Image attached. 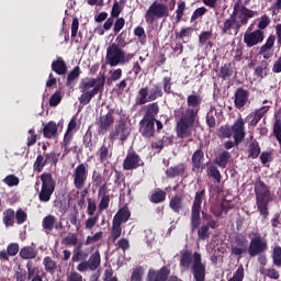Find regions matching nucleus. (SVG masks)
Listing matches in <instances>:
<instances>
[{
    "instance_id": "1",
    "label": "nucleus",
    "mask_w": 281,
    "mask_h": 281,
    "mask_svg": "<svg viewBox=\"0 0 281 281\" xmlns=\"http://www.w3.org/2000/svg\"><path fill=\"white\" fill-rule=\"evenodd\" d=\"M202 102L203 97L201 94H189L187 97V109L179 108L175 110L173 115L177 120L176 133L180 139L192 137V128H194V124L199 120V111H201Z\"/></svg>"
},
{
    "instance_id": "2",
    "label": "nucleus",
    "mask_w": 281,
    "mask_h": 281,
    "mask_svg": "<svg viewBox=\"0 0 281 281\" xmlns=\"http://www.w3.org/2000/svg\"><path fill=\"white\" fill-rule=\"evenodd\" d=\"M179 265L180 269H183L184 271L191 269L194 281H205L207 270L205 263H203L201 252L195 251L192 254V250H181Z\"/></svg>"
},
{
    "instance_id": "3",
    "label": "nucleus",
    "mask_w": 281,
    "mask_h": 281,
    "mask_svg": "<svg viewBox=\"0 0 281 281\" xmlns=\"http://www.w3.org/2000/svg\"><path fill=\"white\" fill-rule=\"evenodd\" d=\"M204 199L205 189H202L195 193L193 203L191 205V232H195V229H198L199 240H207V238H210V229H212V226H209L207 224L201 225V207Z\"/></svg>"
},
{
    "instance_id": "4",
    "label": "nucleus",
    "mask_w": 281,
    "mask_h": 281,
    "mask_svg": "<svg viewBox=\"0 0 281 281\" xmlns=\"http://www.w3.org/2000/svg\"><path fill=\"white\" fill-rule=\"evenodd\" d=\"M89 250H78L72 252V262H80L77 266V271L79 273H85L87 271H97V269L102 265V257L100 256V250H95L89 257ZM87 258H89L87 260Z\"/></svg>"
},
{
    "instance_id": "5",
    "label": "nucleus",
    "mask_w": 281,
    "mask_h": 281,
    "mask_svg": "<svg viewBox=\"0 0 281 281\" xmlns=\"http://www.w3.org/2000/svg\"><path fill=\"white\" fill-rule=\"evenodd\" d=\"M255 194L257 212L262 216L263 221L269 218V203L271 202V191L269 187L258 179L255 181Z\"/></svg>"
},
{
    "instance_id": "6",
    "label": "nucleus",
    "mask_w": 281,
    "mask_h": 281,
    "mask_svg": "<svg viewBox=\"0 0 281 281\" xmlns=\"http://www.w3.org/2000/svg\"><path fill=\"white\" fill-rule=\"evenodd\" d=\"M132 58H135V54L125 53L116 43L110 44L106 48L105 63L110 65V67L126 65Z\"/></svg>"
},
{
    "instance_id": "7",
    "label": "nucleus",
    "mask_w": 281,
    "mask_h": 281,
    "mask_svg": "<svg viewBox=\"0 0 281 281\" xmlns=\"http://www.w3.org/2000/svg\"><path fill=\"white\" fill-rule=\"evenodd\" d=\"M218 137L222 139H229V137H234L235 144L238 145L245 139V120L239 116L238 120L229 127V125H222L217 131Z\"/></svg>"
},
{
    "instance_id": "8",
    "label": "nucleus",
    "mask_w": 281,
    "mask_h": 281,
    "mask_svg": "<svg viewBox=\"0 0 281 281\" xmlns=\"http://www.w3.org/2000/svg\"><path fill=\"white\" fill-rule=\"evenodd\" d=\"M158 98H164V89H161V86L154 83L150 89H148L147 86L142 87L136 97V106H144L147 102H155Z\"/></svg>"
},
{
    "instance_id": "9",
    "label": "nucleus",
    "mask_w": 281,
    "mask_h": 281,
    "mask_svg": "<svg viewBox=\"0 0 281 281\" xmlns=\"http://www.w3.org/2000/svg\"><path fill=\"white\" fill-rule=\"evenodd\" d=\"M42 188L38 192V200L41 203H49L52 201V194L56 192V180L50 172H44L41 175Z\"/></svg>"
},
{
    "instance_id": "10",
    "label": "nucleus",
    "mask_w": 281,
    "mask_h": 281,
    "mask_svg": "<svg viewBox=\"0 0 281 281\" xmlns=\"http://www.w3.org/2000/svg\"><path fill=\"white\" fill-rule=\"evenodd\" d=\"M168 16H170L168 4L154 1L145 13V21L149 25H153L155 21H159V19H168Z\"/></svg>"
},
{
    "instance_id": "11",
    "label": "nucleus",
    "mask_w": 281,
    "mask_h": 281,
    "mask_svg": "<svg viewBox=\"0 0 281 281\" xmlns=\"http://www.w3.org/2000/svg\"><path fill=\"white\" fill-rule=\"evenodd\" d=\"M231 16L237 23V29L243 27V25H247L249 23V19H254V16H258V11H254L243 4L240 2H236L233 8V13Z\"/></svg>"
},
{
    "instance_id": "12",
    "label": "nucleus",
    "mask_w": 281,
    "mask_h": 281,
    "mask_svg": "<svg viewBox=\"0 0 281 281\" xmlns=\"http://www.w3.org/2000/svg\"><path fill=\"white\" fill-rule=\"evenodd\" d=\"M248 238L250 239L248 254L251 258L260 256V254H265L268 244L267 240L262 239V236L259 233L250 232Z\"/></svg>"
},
{
    "instance_id": "13",
    "label": "nucleus",
    "mask_w": 281,
    "mask_h": 281,
    "mask_svg": "<svg viewBox=\"0 0 281 281\" xmlns=\"http://www.w3.org/2000/svg\"><path fill=\"white\" fill-rule=\"evenodd\" d=\"M89 179V165L87 162L79 164L72 171V183L76 190H82L87 186Z\"/></svg>"
},
{
    "instance_id": "14",
    "label": "nucleus",
    "mask_w": 281,
    "mask_h": 281,
    "mask_svg": "<svg viewBox=\"0 0 281 281\" xmlns=\"http://www.w3.org/2000/svg\"><path fill=\"white\" fill-rule=\"evenodd\" d=\"M131 135V130L126 126V122L124 120H120L115 125L114 128L110 132V139L115 142V139H120L121 144H124L128 136Z\"/></svg>"
},
{
    "instance_id": "15",
    "label": "nucleus",
    "mask_w": 281,
    "mask_h": 281,
    "mask_svg": "<svg viewBox=\"0 0 281 281\" xmlns=\"http://www.w3.org/2000/svg\"><path fill=\"white\" fill-rule=\"evenodd\" d=\"M137 168H144V160L137 151L128 150L123 160V170H137Z\"/></svg>"
},
{
    "instance_id": "16",
    "label": "nucleus",
    "mask_w": 281,
    "mask_h": 281,
    "mask_svg": "<svg viewBox=\"0 0 281 281\" xmlns=\"http://www.w3.org/2000/svg\"><path fill=\"white\" fill-rule=\"evenodd\" d=\"M115 110L110 109L105 115H101L97 121V125L99 127L98 132L101 135L109 133V130L113 126V124H115V116H113Z\"/></svg>"
},
{
    "instance_id": "17",
    "label": "nucleus",
    "mask_w": 281,
    "mask_h": 281,
    "mask_svg": "<svg viewBox=\"0 0 281 281\" xmlns=\"http://www.w3.org/2000/svg\"><path fill=\"white\" fill-rule=\"evenodd\" d=\"M155 122H157V120L146 119L143 116V119L138 123V132L142 137H144L145 139H150V137H155Z\"/></svg>"
},
{
    "instance_id": "18",
    "label": "nucleus",
    "mask_w": 281,
    "mask_h": 281,
    "mask_svg": "<svg viewBox=\"0 0 281 281\" xmlns=\"http://www.w3.org/2000/svg\"><path fill=\"white\" fill-rule=\"evenodd\" d=\"M265 41V32L261 30H255L252 32L246 31L244 34V43L246 47H256Z\"/></svg>"
},
{
    "instance_id": "19",
    "label": "nucleus",
    "mask_w": 281,
    "mask_h": 281,
    "mask_svg": "<svg viewBox=\"0 0 281 281\" xmlns=\"http://www.w3.org/2000/svg\"><path fill=\"white\" fill-rule=\"evenodd\" d=\"M170 278V269L168 266L161 267L159 270L150 268L146 276V281H168Z\"/></svg>"
},
{
    "instance_id": "20",
    "label": "nucleus",
    "mask_w": 281,
    "mask_h": 281,
    "mask_svg": "<svg viewBox=\"0 0 281 281\" xmlns=\"http://www.w3.org/2000/svg\"><path fill=\"white\" fill-rule=\"evenodd\" d=\"M100 91H104V79H101L100 82L92 88L90 91L81 92V95L79 97V102L83 106H87Z\"/></svg>"
},
{
    "instance_id": "21",
    "label": "nucleus",
    "mask_w": 281,
    "mask_h": 281,
    "mask_svg": "<svg viewBox=\"0 0 281 281\" xmlns=\"http://www.w3.org/2000/svg\"><path fill=\"white\" fill-rule=\"evenodd\" d=\"M249 102V90L240 87L237 88L234 94V104L238 111L245 109V105Z\"/></svg>"
},
{
    "instance_id": "22",
    "label": "nucleus",
    "mask_w": 281,
    "mask_h": 281,
    "mask_svg": "<svg viewBox=\"0 0 281 281\" xmlns=\"http://www.w3.org/2000/svg\"><path fill=\"white\" fill-rule=\"evenodd\" d=\"M102 79H103V88H104V82H106V77H104V75H102L101 77H97V78H91V77L82 78L79 83L80 92L89 91V89H95V87H98V85H100V80H102Z\"/></svg>"
},
{
    "instance_id": "23",
    "label": "nucleus",
    "mask_w": 281,
    "mask_h": 281,
    "mask_svg": "<svg viewBox=\"0 0 281 281\" xmlns=\"http://www.w3.org/2000/svg\"><path fill=\"white\" fill-rule=\"evenodd\" d=\"M248 244L249 241L247 240V238L243 236L235 237L236 246H232L231 254L233 256H243V254H247Z\"/></svg>"
},
{
    "instance_id": "24",
    "label": "nucleus",
    "mask_w": 281,
    "mask_h": 281,
    "mask_svg": "<svg viewBox=\"0 0 281 281\" xmlns=\"http://www.w3.org/2000/svg\"><path fill=\"white\" fill-rule=\"evenodd\" d=\"M186 170H188V167L186 166V164L180 162L178 165L169 167L165 171V175L167 176L168 179H175L177 177H186Z\"/></svg>"
},
{
    "instance_id": "25",
    "label": "nucleus",
    "mask_w": 281,
    "mask_h": 281,
    "mask_svg": "<svg viewBox=\"0 0 281 281\" xmlns=\"http://www.w3.org/2000/svg\"><path fill=\"white\" fill-rule=\"evenodd\" d=\"M276 45V35H270L266 43L260 47L259 54L263 57L265 60H269L273 54H271V49Z\"/></svg>"
},
{
    "instance_id": "26",
    "label": "nucleus",
    "mask_w": 281,
    "mask_h": 281,
    "mask_svg": "<svg viewBox=\"0 0 281 281\" xmlns=\"http://www.w3.org/2000/svg\"><path fill=\"white\" fill-rule=\"evenodd\" d=\"M269 109H271V106L263 105L255 112L250 113L247 116L248 120H250V126H258V122H260L263 115H267V113H269Z\"/></svg>"
},
{
    "instance_id": "27",
    "label": "nucleus",
    "mask_w": 281,
    "mask_h": 281,
    "mask_svg": "<svg viewBox=\"0 0 281 281\" xmlns=\"http://www.w3.org/2000/svg\"><path fill=\"white\" fill-rule=\"evenodd\" d=\"M52 71L57 74V76H67V61L63 57H58L56 60L52 61L50 65Z\"/></svg>"
},
{
    "instance_id": "28",
    "label": "nucleus",
    "mask_w": 281,
    "mask_h": 281,
    "mask_svg": "<svg viewBox=\"0 0 281 281\" xmlns=\"http://www.w3.org/2000/svg\"><path fill=\"white\" fill-rule=\"evenodd\" d=\"M42 133L46 139H52L58 135V125L54 121L44 124Z\"/></svg>"
},
{
    "instance_id": "29",
    "label": "nucleus",
    "mask_w": 281,
    "mask_h": 281,
    "mask_svg": "<svg viewBox=\"0 0 281 281\" xmlns=\"http://www.w3.org/2000/svg\"><path fill=\"white\" fill-rule=\"evenodd\" d=\"M203 159H205V154L203 153V149H196L191 157L192 168H194L195 170H200L201 168L203 170V168H205V166L203 165Z\"/></svg>"
},
{
    "instance_id": "30",
    "label": "nucleus",
    "mask_w": 281,
    "mask_h": 281,
    "mask_svg": "<svg viewBox=\"0 0 281 281\" xmlns=\"http://www.w3.org/2000/svg\"><path fill=\"white\" fill-rule=\"evenodd\" d=\"M169 207L175 212V214H180L183 209V195L182 194H175L171 196L169 201Z\"/></svg>"
},
{
    "instance_id": "31",
    "label": "nucleus",
    "mask_w": 281,
    "mask_h": 281,
    "mask_svg": "<svg viewBox=\"0 0 281 281\" xmlns=\"http://www.w3.org/2000/svg\"><path fill=\"white\" fill-rule=\"evenodd\" d=\"M232 30L235 31V34H238L240 27H238L236 20L231 15L228 19L224 21L222 34H232Z\"/></svg>"
},
{
    "instance_id": "32",
    "label": "nucleus",
    "mask_w": 281,
    "mask_h": 281,
    "mask_svg": "<svg viewBox=\"0 0 281 281\" xmlns=\"http://www.w3.org/2000/svg\"><path fill=\"white\" fill-rule=\"evenodd\" d=\"M130 218H131V210H128V206H123L114 215L113 222L122 225V223H128Z\"/></svg>"
},
{
    "instance_id": "33",
    "label": "nucleus",
    "mask_w": 281,
    "mask_h": 281,
    "mask_svg": "<svg viewBox=\"0 0 281 281\" xmlns=\"http://www.w3.org/2000/svg\"><path fill=\"white\" fill-rule=\"evenodd\" d=\"M38 256V250L34 246H24L20 250V258L22 260H34Z\"/></svg>"
},
{
    "instance_id": "34",
    "label": "nucleus",
    "mask_w": 281,
    "mask_h": 281,
    "mask_svg": "<svg viewBox=\"0 0 281 281\" xmlns=\"http://www.w3.org/2000/svg\"><path fill=\"white\" fill-rule=\"evenodd\" d=\"M157 115H159V103L151 102L145 106V114L143 117L147 120H157Z\"/></svg>"
},
{
    "instance_id": "35",
    "label": "nucleus",
    "mask_w": 281,
    "mask_h": 281,
    "mask_svg": "<svg viewBox=\"0 0 281 281\" xmlns=\"http://www.w3.org/2000/svg\"><path fill=\"white\" fill-rule=\"evenodd\" d=\"M111 145L102 144L101 147L98 150L99 155V161L100 164H105V161H109L111 157H113V151H111Z\"/></svg>"
},
{
    "instance_id": "36",
    "label": "nucleus",
    "mask_w": 281,
    "mask_h": 281,
    "mask_svg": "<svg viewBox=\"0 0 281 281\" xmlns=\"http://www.w3.org/2000/svg\"><path fill=\"white\" fill-rule=\"evenodd\" d=\"M55 225H56V216H54L52 214L46 215L42 221V227H43L45 234H52Z\"/></svg>"
},
{
    "instance_id": "37",
    "label": "nucleus",
    "mask_w": 281,
    "mask_h": 281,
    "mask_svg": "<svg viewBox=\"0 0 281 281\" xmlns=\"http://www.w3.org/2000/svg\"><path fill=\"white\" fill-rule=\"evenodd\" d=\"M229 159H232V154L227 150L222 151L214 160L218 168H227V164H229Z\"/></svg>"
},
{
    "instance_id": "38",
    "label": "nucleus",
    "mask_w": 281,
    "mask_h": 281,
    "mask_svg": "<svg viewBox=\"0 0 281 281\" xmlns=\"http://www.w3.org/2000/svg\"><path fill=\"white\" fill-rule=\"evenodd\" d=\"M202 214V221L204 225H209L211 229H216L218 227V222L214 220V215L207 213V211H201L200 215Z\"/></svg>"
},
{
    "instance_id": "39",
    "label": "nucleus",
    "mask_w": 281,
    "mask_h": 281,
    "mask_svg": "<svg viewBox=\"0 0 281 281\" xmlns=\"http://www.w3.org/2000/svg\"><path fill=\"white\" fill-rule=\"evenodd\" d=\"M15 212L13 209H7L3 211L2 222L5 227H14Z\"/></svg>"
},
{
    "instance_id": "40",
    "label": "nucleus",
    "mask_w": 281,
    "mask_h": 281,
    "mask_svg": "<svg viewBox=\"0 0 281 281\" xmlns=\"http://www.w3.org/2000/svg\"><path fill=\"white\" fill-rule=\"evenodd\" d=\"M71 142H74V133L66 132L61 143V148H64V157L71 153V148H69Z\"/></svg>"
},
{
    "instance_id": "41",
    "label": "nucleus",
    "mask_w": 281,
    "mask_h": 281,
    "mask_svg": "<svg viewBox=\"0 0 281 281\" xmlns=\"http://www.w3.org/2000/svg\"><path fill=\"white\" fill-rule=\"evenodd\" d=\"M260 156V144L258 140H252L248 146V157L249 159H258Z\"/></svg>"
},
{
    "instance_id": "42",
    "label": "nucleus",
    "mask_w": 281,
    "mask_h": 281,
    "mask_svg": "<svg viewBox=\"0 0 281 281\" xmlns=\"http://www.w3.org/2000/svg\"><path fill=\"white\" fill-rule=\"evenodd\" d=\"M80 74H82L80 66H76L72 70H70L67 76L66 87H71L74 81L80 78Z\"/></svg>"
},
{
    "instance_id": "43",
    "label": "nucleus",
    "mask_w": 281,
    "mask_h": 281,
    "mask_svg": "<svg viewBox=\"0 0 281 281\" xmlns=\"http://www.w3.org/2000/svg\"><path fill=\"white\" fill-rule=\"evenodd\" d=\"M232 76H234L232 63L224 64L220 69V78H222V80H227V78H232Z\"/></svg>"
},
{
    "instance_id": "44",
    "label": "nucleus",
    "mask_w": 281,
    "mask_h": 281,
    "mask_svg": "<svg viewBox=\"0 0 281 281\" xmlns=\"http://www.w3.org/2000/svg\"><path fill=\"white\" fill-rule=\"evenodd\" d=\"M150 203L159 204L166 201V191L157 189L150 196Z\"/></svg>"
},
{
    "instance_id": "45",
    "label": "nucleus",
    "mask_w": 281,
    "mask_h": 281,
    "mask_svg": "<svg viewBox=\"0 0 281 281\" xmlns=\"http://www.w3.org/2000/svg\"><path fill=\"white\" fill-rule=\"evenodd\" d=\"M43 265L46 273H50V274L56 273L57 265L54 261V259H52V257L49 256L45 257L43 260Z\"/></svg>"
},
{
    "instance_id": "46",
    "label": "nucleus",
    "mask_w": 281,
    "mask_h": 281,
    "mask_svg": "<svg viewBox=\"0 0 281 281\" xmlns=\"http://www.w3.org/2000/svg\"><path fill=\"white\" fill-rule=\"evenodd\" d=\"M269 74V66L267 65V61L261 63L260 66H257L255 68V76H257V78H260L262 80V78H267Z\"/></svg>"
},
{
    "instance_id": "47",
    "label": "nucleus",
    "mask_w": 281,
    "mask_h": 281,
    "mask_svg": "<svg viewBox=\"0 0 281 281\" xmlns=\"http://www.w3.org/2000/svg\"><path fill=\"white\" fill-rule=\"evenodd\" d=\"M45 166H47V160L45 159V156L43 155H37L34 165H33V169L35 172H43V168H45Z\"/></svg>"
},
{
    "instance_id": "48",
    "label": "nucleus",
    "mask_w": 281,
    "mask_h": 281,
    "mask_svg": "<svg viewBox=\"0 0 281 281\" xmlns=\"http://www.w3.org/2000/svg\"><path fill=\"white\" fill-rule=\"evenodd\" d=\"M61 244L65 245V247H76V245H78V235L69 233L64 239H61Z\"/></svg>"
},
{
    "instance_id": "49",
    "label": "nucleus",
    "mask_w": 281,
    "mask_h": 281,
    "mask_svg": "<svg viewBox=\"0 0 281 281\" xmlns=\"http://www.w3.org/2000/svg\"><path fill=\"white\" fill-rule=\"evenodd\" d=\"M272 265L278 269L281 268V247L276 246L272 250Z\"/></svg>"
},
{
    "instance_id": "50",
    "label": "nucleus",
    "mask_w": 281,
    "mask_h": 281,
    "mask_svg": "<svg viewBox=\"0 0 281 281\" xmlns=\"http://www.w3.org/2000/svg\"><path fill=\"white\" fill-rule=\"evenodd\" d=\"M122 236V224L112 221L111 237L112 240H117Z\"/></svg>"
},
{
    "instance_id": "51",
    "label": "nucleus",
    "mask_w": 281,
    "mask_h": 281,
    "mask_svg": "<svg viewBox=\"0 0 281 281\" xmlns=\"http://www.w3.org/2000/svg\"><path fill=\"white\" fill-rule=\"evenodd\" d=\"M122 68H116L114 70H110V77L108 78V85L113 82H117L122 78Z\"/></svg>"
},
{
    "instance_id": "52",
    "label": "nucleus",
    "mask_w": 281,
    "mask_h": 281,
    "mask_svg": "<svg viewBox=\"0 0 281 281\" xmlns=\"http://www.w3.org/2000/svg\"><path fill=\"white\" fill-rule=\"evenodd\" d=\"M245 280V267L243 265L238 266L237 270L234 272L233 277L227 281H243Z\"/></svg>"
},
{
    "instance_id": "53",
    "label": "nucleus",
    "mask_w": 281,
    "mask_h": 281,
    "mask_svg": "<svg viewBox=\"0 0 281 281\" xmlns=\"http://www.w3.org/2000/svg\"><path fill=\"white\" fill-rule=\"evenodd\" d=\"M206 125L209 128H216V111L210 110L206 113Z\"/></svg>"
},
{
    "instance_id": "54",
    "label": "nucleus",
    "mask_w": 281,
    "mask_h": 281,
    "mask_svg": "<svg viewBox=\"0 0 281 281\" xmlns=\"http://www.w3.org/2000/svg\"><path fill=\"white\" fill-rule=\"evenodd\" d=\"M272 133L277 142L281 145V120L280 119H276Z\"/></svg>"
},
{
    "instance_id": "55",
    "label": "nucleus",
    "mask_w": 281,
    "mask_h": 281,
    "mask_svg": "<svg viewBox=\"0 0 281 281\" xmlns=\"http://www.w3.org/2000/svg\"><path fill=\"white\" fill-rule=\"evenodd\" d=\"M144 278V267L137 266L131 274V281H142Z\"/></svg>"
},
{
    "instance_id": "56",
    "label": "nucleus",
    "mask_w": 281,
    "mask_h": 281,
    "mask_svg": "<svg viewBox=\"0 0 281 281\" xmlns=\"http://www.w3.org/2000/svg\"><path fill=\"white\" fill-rule=\"evenodd\" d=\"M162 89L165 93H167L168 95L172 93V76L162 78Z\"/></svg>"
},
{
    "instance_id": "57",
    "label": "nucleus",
    "mask_w": 281,
    "mask_h": 281,
    "mask_svg": "<svg viewBox=\"0 0 281 281\" xmlns=\"http://www.w3.org/2000/svg\"><path fill=\"white\" fill-rule=\"evenodd\" d=\"M184 12H186V1H180L178 3V8L176 10V21H177V23H181V20L183 19Z\"/></svg>"
},
{
    "instance_id": "58",
    "label": "nucleus",
    "mask_w": 281,
    "mask_h": 281,
    "mask_svg": "<svg viewBox=\"0 0 281 281\" xmlns=\"http://www.w3.org/2000/svg\"><path fill=\"white\" fill-rule=\"evenodd\" d=\"M14 216L18 225H23L27 221V213L23 209H18Z\"/></svg>"
},
{
    "instance_id": "59",
    "label": "nucleus",
    "mask_w": 281,
    "mask_h": 281,
    "mask_svg": "<svg viewBox=\"0 0 281 281\" xmlns=\"http://www.w3.org/2000/svg\"><path fill=\"white\" fill-rule=\"evenodd\" d=\"M192 36V27H182L180 32H176V38H180L183 41V38H190Z\"/></svg>"
},
{
    "instance_id": "60",
    "label": "nucleus",
    "mask_w": 281,
    "mask_h": 281,
    "mask_svg": "<svg viewBox=\"0 0 281 281\" xmlns=\"http://www.w3.org/2000/svg\"><path fill=\"white\" fill-rule=\"evenodd\" d=\"M128 36V32L127 31H123L122 33H120L116 37V45L119 47H126V45H128V42H126V37Z\"/></svg>"
},
{
    "instance_id": "61",
    "label": "nucleus",
    "mask_w": 281,
    "mask_h": 281,
    "mask_svg": "<svg viewBox=\"0 0 281 281\" xmlns=\"http://www.w3.org/2000/svg\"><path fill=\"white\" fill-rule=\"evenodd\" d=\"M61 100H63V97L60 95V90H57L49 98V106H58Z\"/></svg>"
},
{
    "instance_id": "62",
    "label": "nucleus",
    "mask_w": 281,
    "mask_h": 281,
    "mask_svg": "<svg viewBox=\"0 0 281 281\" xmlns=\"http://www.w3.org/2000/svg\"><path fill=\"white\" fill-rule=\"evenodd\" d=\"M210 38H212V30L201 32L199 35L200 45H207V41H210Z\"/></svg>"
},
{
    "instance_id": "63",
    "label": "nucleus",
    "mask_w": 281,
    "mask_h": 281,
    "mask_svg": "<svg viewBox=\"0 0 281 281\" xmlns=\"http://www.w3.org/2000/svg\"><path fill=\"white\" fill-rule=\"evenodd\" d=\"M3 182L9 186V188H14V186H18L20 183L19 177L14 175H9L3 179Z\"/></svg>"
},
{
    "instance_id": "64",
    "label": "nucleus",
    "mask_w": 281,
    "mask_h": 281,
    "mask_svg": "<svg viewBox=\"0 0 281 281\" xmlns=\"http://www.w3.org/2000/svg\"><path fill=\"white\" fill-rule=\"evenodd\" d=\"M113 273V268H106L103 273V281H120Z\"/></svg>"
}]
</instances>
